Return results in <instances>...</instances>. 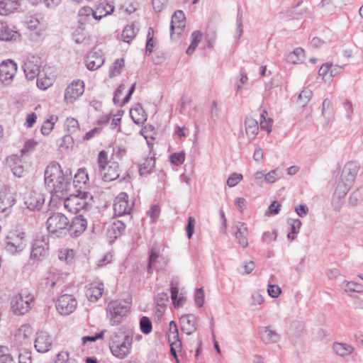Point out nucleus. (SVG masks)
<instances>
[{
    "label": "nucleus",
    "mask_w": 363,
    "mask_h": 363,
    "mask_svg": "<svg viewBox=\"0 0 363 363\" xmlns=\"http://www.w3.org/2000/svg\"><path fill=\"white\" fill-rule=\"evenodd\" d=\"M44 176L48 190L57 196H62L71 186L72 174L69 169L63 172L57 162L51 163L46 167Z\"/></svg>",
    "instance_id": "nucleus-1"
},
{
    "label": "nucleus",
    "mask_w": 363,
    "mask_h": 363,
    "mask_svg": "<svg viewBox=\"0 0 363 363\" xmlns=\"http://www.w3.org/2000/svg\"><path fill=\"white\" fill-rule=\"evenodd\" d=\"M132 306L130 298L111 301L106 308V315L111 325H118L128 315Z\"/></svg>",
    "instance_id": "nucleus-2"
},
{
    "label": "nucleus",
    "mask_w": 363,
    "mask_h": 363,
    "mask_svg": "<svg viewBox=\"0 0 363 363\" xmlns=\"http://www.w3.org/2000/svg\"><path fill=\"white\" fill-rule=\"evenodd\" d=\"M65 208L74 214H84L92 207V196L86 191H79L77 194H71L64 201Z\"/></svg>",
    "instance_id": "nucleus-3"
},
{
    "label": "nucleus",
    "mask_w": 363,
    "mask_h": 363,
    "mask_svg": "<svg viewBox=\"0 0 363 363\" xmlns=\"http://www.w3.org/2000/svg\"><path fill=\"white\" fill-rule=\"evenodd\" d=\"M133 342L130 335L122 336L117 333H113L108 342L111 354L118 359L125 358L131 352Z\"/></svg>",
    "instance_id": "nucleus-4"
},
{
    "label": "nucleus",
    "mask_w": 363,
    "mask_h": 363,
    "mask_svg": "<svg viewBox=\"0 0 363 363\" xmlns=\"http://www.w3.org/2000/svg\"><path fill=\"white\" fill-rule=\"evenodd\" d=\"M34 300L35 298L32 294L26 290H21L11 298V311L16 315H24L30 311Z\"/></svg>",
    "instance_id": "nucleus-5"
},
{
    "label": "nucleus",
    "mask_w": 363,
    "mask_h": 363,
    "mask_svg": "<svg viewBox=\"0 0 363 363\" xmlns=\"http://www.w3.org/2000/svg\"><path fill=\"white\" fill-rule=\"evenodd\" d=\"M69 223V220L61 213H54L46 222L49 233L58 238L67 234Z\"/></svg>",
    "instance_id": "nucleus-6"
},
{
    "label": "nucleus",
    "mask_w": 363,
    "mask_h": 363,
    "mask_svg": "<svg viewBox=\"0 0 363 363\" xmlns=\"http://www.w3.org/2000/svg\"><path fill=\"white\" fill-rule=\"evenodd\" d=\"M359 169V167L354 162H349L346 164L342 171V177L345 182L342 179L337 186V194H339V197H345L347 194L354 182Z\"/></svg>",
    "instance_id": "nucleus-7"
},
{
    "label": "nucleus",
    "mask_w": 363,
    "mask_h": 363,
    "mask_svg": "<svg viewBox=\"0 0 363 363\" xmlns=\"http://www.w3.org/2000/svg\"><path fill=\"white\" fill-rule=\"evenodd\" d=\"M167 263V260L160 255L159 247L157 245L152 246L149 252L147 273L152 274L154 270L162 269Z\"/></svg>",
    "instance_id": "nucleus-8"
},
{
    "label": "nucleus",
    "mask_w": 363,
    "mask_h": 363,
    "mask_svg": "<svg viewBox=\"0 0 363 363\" xmlns=\"http://www.w3.org/2000/svg\"><path fill=\"white\" fill-rule=\"evenodd\" d=\"M77 301L71 294H63L60 296L56 302V308L62 315H69L77 308Z\"/></svg>",
    "instance_id": "nucleus-9"
},
{
    "label": "nucleus",
    "mask_w": 363,
    "mask_h": 363,
    "mask_svg": "<svg viewBox=\"0 0 363 363\" xmlns=\"http://www.w3.org/2000/svg\"><path fill=\"white\" fill-rule=\"evenodd\" d=\"M26 247L25 233L18 234L12 233L7 237L5 246L6 251L11 254L18 253L23 250Z\"/></svg>",
    "instance_id": "nucleus-10"
},
{
    "label": "nucleus",
    "mask_w": 363,
    "mask_h": 363,
    "mask_svg": "<svg viewBox=\"0 0 363 363\" xmlns=\"http://www.w3.org/2000/svg\"><path fill=\"white\" fill-rule=\"evenodd\" d=\"M84 91V84L82 80L73 81L65 89V101L67 104H72L79 98Z\"/></svg>",
    "instance_id": "nucleus-11"
},
{
    "label": "nucleus",
    "mask_w": 363,
    "mask_h": 363,
    "mask_svg": "<svg viewBox=\"0 0 363 363\" xmlns=\"http://www.w3.org/2000/svg\"><path fill=\"white\" fill-rule=\"evenodd\" d=\"M17 71L16 63L8 60L0 64V81L5 84H9L13 79Z\"/></svg>",
    "instance_id": "nucleus-12"
},
{
    "label": "nucleus",
    "mask_w": 363,
    "mask_h": 363,
    "mask_svg": "<svg viewBox=\"0 0 363 363\" xmlns=\"http://www.w3.org/2000/svg\"><path fill=\"white\" fill-rule=\"evenodd\" d=\"M128 199V196L125 192H121L116 197L113 204V210L116 216H121L130 213L133 204L129 203Z\"/></svg>",
    "instance_id": "nucleus-13"
},
{
    "label": "nucleus",
    "mask_w": 363,
    "mask_h": 363,
    "mask_svg": "<svg viewBox=\"0 0 363 363\" xmlns=\"http://www.w3.org/2000/svg\"><path fill=\"white\" fill-rule=\"evenodd\" d=\"M48 243L45 240H35L32 246L30 260L38 262L44 259L48 255Z\"/></svg>",
    "instance_id": "nucleus-14"
},
{
    "label": "nucleus",
    "mask_w": 363,
    "mask_h": 363,
    "mask_svg": "<svg viewBox=\"0 0 363 363\" xmlns=\"http://www.w3.org/2000/svg\"><path fill=\"white\" fill-rule=\"evenodd\" d=\"M186 17L184 13L182 10H177L172 16L170 25V35L174 38V35H179L182 33L185 28Z\"/></svg>",
    "instance_id": "nucleus-15"
},
{
    "label": "nucleus",
    "mask_w": 363,
    "mask_h": 363,
    "mask_svg": "<svg viewBox=\"0 0 363 363\" xmlns=\"http://www.w3.org/2000/svg\"><path fill=\"white\" fill-rule=\"evenodd\" d=\"M26 77L33 80L40 75V64L39 59L35 56L28 57L23 66Z\"/></svg>",
    "instance_id": "nucleus-16"
},
{
    "label": "nucleus",
    "mask_w": 363,
    "mask_h": 363,
    "mask_svg": "<svg viewBox=\"0 0 363 363\" xmlns=\"http://www.w3.org/2000/svg\"><path fill=\"white\" fill-rule=\"evenodd\" d=\"M87 220L84 214H79L72 218L71 223H69L68 230L69 233L75 237L81 235L86 228Z\"/></svg>",
    "instance_id": "nucleus-17"
},
{
    "label": "nucleus",
    "mask_w": 363,
    "mask_h": 363,
    "mask_svg": "<svg viewBox=\"0 0 363 363\" xmlns=\"http://www.w3.org/2000/svg\"><path fill=\"white\" fill-rule=\"evenodd\" d=\"M52 344V337L46 332H39L35 340V348L38 352L45 353L50 350Z\"/></svg>",
    "instance_id": "nucleus-18"
},
{
    "label": "nucleus",
    "mask_w": 363,
    "mask_h": 363,
    "mask_svg": "<svg viewBox=\"0 0 363 363\" xmlns=\"http://www.w3.org/2000/svg\"><path fill=\"white\" fill-rule=\"evenodd\" d=\"M6 165L9 167L13 174L17 177H22L24 174V167L21 159L16 155L6 157Z\"/></svg>",
    "instance_id": "nucleus-19"
},
{
    "label": "nucleus",
    "mask_w": 363,
    "mask_h": 363,
    "mask_svg": "<svg viewBox=\"0 0 363 363\" xmlns=\"http://www.w3.org/2000/svg\"><path fill=\"white\" fill-rule=\"evenodd\" d=\"M99 171L102 174L103 180L105 182L113 181L120 176L119 165L117 162H109L107 166Z\"/></svg>",
    "instance_id": "nucleus-20"
},
{
    "label": "nucleus",
    "mask_w": 363,
    "mask_h": 363,
    "mask_svg": "<svg viewBox=\"0 0 363 363\" xmlns=\"http://www.w3.org/2000/svg\"><path fill=\"white\" fill-rule=\"evenodd\" d=\"M104 290L102 283H91L86 286L85 294L89 301L96 302L101 297Z\"/></svg>",
    "instance_id": "nucleus-21"
},
{
    "label": "nucleus",
    "mask_w": 363,
    "mask_h": 363,
    "mask_svg": "<svg viewBox=\"0 0 363 363\" xmlns=\"http://www.w3.org/2000/svg\"><path fill=\"white\" fill-rule=\"evenodd\" d=\"M180 323L182 330L186 335H191L194 333L196 328V318L193 314L184 315L180 318Z\"/></svg>",
    "instance_id": "nucleus-22"
},
{
    "label": "nucleus",
    "mask_w": 363,
    "mask_h": 363,
    "mask_svg": "<svg viewBox=\"0 0 363 363\" xmlns=\"http://www.w3.org/2000/svg\"><path fill=\"white\" fill-rule=\"evenodd\" d=\"M45 201V199L43 194L32 191L30 193L28 198L25 201V204L28 208L32 211L40 210Z\"/></svg>",
    "instance_id": "nucleus-23"
},
{
    "label": "nucleus",
    "mask_w": 363,
    "mask_h": 363,
    "mask_svg": "<svg viewBox=\"0 0 363 363\" xmlns=\"http://www.w3.org/2000/svg\"><path fill=\"white\" fill-rule=\"evenodd\" d=\"M125 228L124 223L121 220H116L110 224L106 230L109 242H113L117 238L120 237L124 232Z\"/></svg>",
    "instance_id": "nucleus-24"
},
{
    "label": "nucleus",
    "mask_w": 363,
    "mask_h": 363,
    "mask_svg": "<svg viewBox=\"0 0 363 363\" xmlns=\"http://www.w3.org/2000/svg\"><path fill=\"white\" fill-rule=\"evenodd\" d=\"M135 83L132 84L131 87L130 88L128 91V94L125 96V97L121 100V97L123 95V93L124 90L125 89V86L123 84H121L118 86L117 89L115 91L114 97H113V102L115 104L118 105L120 106H123L124 104L128 103L130 101V99L131 97V95L134 92L135 89Z\"/></svg>",
    "instance_id": "nucleus-25"
},
{
    "label": "nucleus",
    "mask_w": 363,
    "mask_h": 363,
    "mask_svg": "<svg viewBox=\"0 0 363 363\" xmlns=\"http://www.w3.org/2000/svg\"><path fill=\"white\" fill-rule=\"evenodd\" d=\"M104 62V59L102 55L94 51L89 52L86 59V65L87 69L89 70H96L99 69Z\"/></svg>",
    "instance_id": "nucleus-26"
},
{
    "label": "nucleus",
    "mask_w": 363,
    "mask_h": 363,
    "mask_svg": "<svg viewBox=\"0 0 363 363\" xmlns=\"http://www.w3.org/2000/svg\"><path fill=\"white\" fill-rule=\"evenodd\" d=\"M259 335L264 344L276 343L280 339L279 335L269 327H262L259 330Z\"/></svg>",
    "instance_id": "nucleus-27"
},
{
    "label": "nucleus",
    "mask_w": 363,
    "mask_h": 363,
    "mask_svg": "<svg viewBox=\"0 0 363 363\" xmlns=\"http://www.w3.org/2000/svg\"><path fill=\"white\" fill-rule=\"evenodd\" d=\"M114 10V6L112 4L105 1L99 3L94 13V20H101L103 17L111 14Z\"/></svg>",
    "instance_id": "nucleus-28"
},
{
    "label": "nucleus",
    "mask_w": 363,
    "mask_h": 363,
    "mask_svg": "<svg viewBox=\"0 0 363 363\" xmlns=\"http://www.w3.org/2000/svg\"><path fill=\"white\" fill-rule=\"evenodd\" d=\"M20 6V0H0V14L8 15L17 11Z\"/></svg>",
    "instance_id": "nucleus-29"
},
{
    "label": "nucleus",
    "mask_w": 363,
    "mask_h": 363,
    "mask_svg": "<svg viewBox=\"0 0 363 363\" xmlns=\"http://www.w3.org/2000/svg\"><path fill=\"white\" fill-rule=\"evenodd\" d=\"M94 11L89 6H84L79 10L78 22L81 26L90 23L94 18Z\"/></svg>",
    "instance_id": "nucleus-30"
},
{
    "label": "nucleus",
    "mask_w": 363,
    "mask_h": 363,
    "mask_svg": "<svg viewBox=\"0 0 363 363\" xmlns=\"http://www.w3.org/2000/svg\"><path fill=\"white\" fill-rule=\"evenodd\" d=\"M245 125L247 135L251 140L254 139L257 135L259 130L257 121L252 117H247Z\"/></svg>",
    "instance_id": "nucleus-31"
},
{
    "label": "nucleus",
    "mask_w": 363,
    "mask_h": 363,
    "mask_svg": "<svg viewBox=\"0 0 363 363\" xmlns=\"http://www.w3.org/2000/svg\"><path fill=\"white\" fill-rule=\"evenodd\" d=\"M155 166V157H150L145 160L143 163L140 164L139 174L141 176H147L150 174Z\"/></svg>",
    "instance_id": "nucleus-32"
},
{
    "label": "nucleus",
    "mask_w": 363,
    "mask_h": 363,
    "mask_svg": "<svg viewBox=\"0 0 363 363\" xmlns=\"http://www.w3.org/2000/svg\"><path fill=\"white\" fill-rule=\"evenodd\" d=\"M15 203V199L11 194H4L0 195V212H6Z\"/></svg>",
    "instance_id": "nucleus-33"
},
{
    "label": "nucleus",
    "mask_w": 363,
    "mask_h": 363,
    "mask_svg": "<svg viewBox=\"0 0 363 363\" xmlns=\"http://www.w3.org/2000/svg\"><path fill=\"white\" fill-rule=\"evenodd\" d=\"M130 114L133 121L138 125L143 123L147 119L145 111L140 106L131 108Z\"/></svg>",
    "instance_id": "nucleus-34"
},
{
    "label": "nucleus",
    "mask_w": 363,
    "mask_h": 363,
    "mask_svg": "<svg viewBox=\"0 0 363 363\" xmlns=\"http://www.w3.org/2000/svg\"><path fill=\"white\" fill-rule=\"evenodd\" d=\"M288 224L290 225V231L287 234V238L291 240H294L296 239V235L299 233L301 222L299 219H289Z\"/></svg>",
    "instance_id": "nucleus-35"
},
{
    "label": "nucleus",
    "mask_w": 363,
    "mask_h": 363,
    "mask_svg": "<svg viewBox=\"0 0 363 363\" xmlns=\"http://www.w3.org/2000/svg\"><path fill=\"white\" fill-rule=\"evenodd\" d=\"M333 350L337 354L345 356L350 354L353 352L354 348L345 343L335 342L333 345Z\"/></svg>",
    "instance_id": "nucleus-36"
},
{
    "label": "nucleus",
    "mask_w": 363,
    "mask_h": 363,
    "mask_svg": "<svg viewBox=\"0 0 363 363\" xmlns=\"http://www.w3.org/2000/svg\"><path fill=\"white\" fill-rule=\"evenodd\" d=\"M304 60V50L301 48H296L293 52H290L287 57L289 62L292 64H298Z\"/></svg>",
    "instance_id": "nucleus-37"
},
{
    "label": "nucleus",
    "mask_w": 363,
    "mask_h": 363,
    "mask_svg": "<svg viewBox=\"0 0 363 363\" xmlns=\"http://www.w3.org/2000/svg\"><path fill=\"white\" fill-rule=\"evenodd\" d=\"M17 33L11 30L3 23L0 24V40L9 41L16 39Z\"/></svg>",
    "instance_id": "nucleus-38"
},
{
    "label": "nucleus",
    "mask_w": 363,
    "mask_h": 363,
    "mask_svg": "<svg viewBox=\"0 0 363 363\" xmlns=\"http://www.w3.org/2000/svg\"><path fill=\"white\" fill-rule=\"evenodd\" d=\"M342 288L346 292H363V285L354 281H345L342 284Z\"/></svg>",
    "instance_id": "nucleus-39"
},
{
    "label": "nucleus",
    "mask_w": 363,
    "mask_h": 363,
    "mask_svg": "<svg viewBox=\"0 0 363 363\" xmlns=\"http://www.w3.org/2000/svg\"><path fill=\"white\" fill-rule=\"evenodd\" d=\"M171 298L175 308H179L184 304V298L183 296L178 298L179 287L177 286H171Z\"/></svg>",
    "instance_id": "nucleus-40"
},
{
    "label": "nucleus",
    "mask_w": 363,
    "mask_h": 363,
    "mask_svg": "<svg viewBox=\"0 0 363 363\" xmlns=\"http://www.w3.org/2000/svg\"><path fill=\"white\" fill-rule=\"evenodd\" d=\"M57 118L55 116H51L50 118L47 119L41 126L40 131L43 135H48L54 128L55 123Z\"/></svg>",
    "instance_id": "nucleus-41"
},
{
    "label": "nucleus",
    "mask_w": 363,
    "mask_h": 363,
    "mask_svg": "<svg viewBox=\"0 0 363 363\" xmlns=\"http://www.w3.org/2000/svg\"><path fill=\"white\" fill-rule=\"evenodd\" d=\"M137 30L133 25L125 27L122 33V38L124 42L130 43L136 35Z\"/></svg>",
    "instance_id": "nucleus-42"
},
{
    "label": "nucleus",
    "mask_w": 363,
    "mask_h": 363,
    "mask_svg": "<svg viewBox=\"0 0 363 363\" xmlns=\"http://www.w3.org/2000/svg\"><path fill=\"white\" fill-rule=\"evenodd\" d=\"M123 66H124L123 59L120 58V59L116 60L109 69L110 77H114L117 75H119L121 72V70H122Z\"/></svg>",
    "instance_id": "nucleus-43"
},
{
    "label": "nucleus",
    "mask_w": 363,
    "mask_h": 363,
    "mask_svg": "<svg viewBox=\"0 0 363 363\" xmlns=\"http://www.w3.org/2000/svg\"><path fill=\"white\" fill-rule=\"evenodd\" d=\"M267 116V112L265 110H263L262 112L260 113V127L262 129L267 130V133L269 134L272 131L273 120L271 118H266Z\"/></svg>",
    "instance_id": "nucleus-44"
},
{
    "label": "nucleus",
    "mask_w": 363,
    "mask_h": 363,
    "mask_svg": "<svg viewBox=\"0 0 363 363\" xmlns=\"http://www.w3.org/2000/svg\"><path fill=\"white\" fill-rule=\"evenodd\" d=\"M363 201V187H360L354 191L350 196L349 203L353 206H357Z\"/></svg>",
    "instance_id": "nucleus-45"
},
{
    "label": "nucleus",
    "mask_w": 363,
    "mask_h": 363,
    "mask_svg": "<svg viewBox=\"0 0 363 363\" xmlns=\"http://www.w3.org/2000/svg\"><path fill=\"white\" fill-rule=\"evenodd\" d=\"M303 325L301 323L296 322L291 325L290 329V338L294 340V339L298 338L301 333L303 331Z\"/></svg>",
    "instance_id": "nucleus-46"
},
{
    "label": "nucleus",
    "mask_w": 363,
    "mask_h": 363,
    "mask_svg": "<svg viewBox=\"0 0 363 363\" xmlns=\"http://www.w3.org/2000/svg\"><path fill=\"white\" fill-rule=\"evenodd\" d=\"M89 181L88 174L84 169H79L77 173L74 175L73 183L74 186L79 184H86Z\"/></svg>",
    "instance_id": "nucleus-47"
},
{
    "label": "nucleus",
    "mask_w": 363,
    "mask_h": 363,
    "mask_svg": "<svg viewBox=\"0 0 363 363\" xmlns=\"http://www.w3.org/2000/svg\"><path fill=\"white\" fill-rule=\"evenodd\" d=\"M59 147L61 149V151H66L69 147H71L74 143V140L72 137L68 134L63 136L60 138L58 142Z\"/></svg>",
    "instance_id": "nucleus-48"
},
{
    "label": "nucleus",
    "mask_w": 363,
    "mask_h": 363,
    "mask_svg": "<svg viewBox=\"0 0 363 363\" xmlns=\"http://www.w3.org/2000/svg\"><path fill=\"white\" fill-rule=\"evenodd\" d=\"M282 176V171L277 168L275 169L271 170L267 174L264 175V182L267 183L272 184L275 182V181L278 179H280Z\"/></svg>",
    "instance_id": "nucleus-49"
},
{
    "label": "nucleus",
    "mask_w": 363,
    "mask_h": 363,
    "mask_svg": "<svg viewBox=\"0 0 363 363\" xmlns=\"http://www.w3.org/2000/svg\"><path fill=\"white\" fill-rule=\"evenodd\" d=\"M312 91L309 89H304L301 91L298 97V103L302 107L306 106L310 101L312 96Z\"/></svg>",
    "instance_id": "nucleus-50"
},
{
    "label": "nucleus",
    "mask_w": 363,
    "mask_h": 363,
    "mask_svg": "<svg viewBox=\"0 0 363 363\" xmlns=\"http://www.w3.org/2000/svg\"><path fill=\"white\" fill-rule=\"evenodd\" d=\"M66 130L70 133L77 132L79 128V124L74 118H67L65 123Z\"/></svg>",
    "instance_id": "nucleus-51"
},
{
    "label": "nucleus",
    "mask_w": 363,
    "mask_h": 363,
    "mask_svg": "<svg viewBox=\"0 0 363 363\" xmlns=\"http://www.w3.org/2000/svg\"><path fill=\"white\" fill-rule=\"evenodd\" d=\"M140 328L144 334H149L152 329L151 320L146 316H143L140 320Z\"/></svg>",
    "instance_id": "nucleus-52"
},
{
    "label": "nucleus",
    "mask_w": 363,
    "mask_h": 363,
    "mask_svg": "<svg viewBox=\"0 0 363 363\" xmlns=\"http://www.w3.org/2000/svg\"><path fill=\"white\" fill-rule=\"evenodd\" d=\"M237 230H238V233L242 234V237L240 240V245L242 247H246L248 245V241L247 239V236L248 235V230L247 225L245 223H240V226H237Z\"/></svg>",
    "instance_id": "nucleus-53"
},
{
    "label": "nucleus",
    "mask_w": 363,
    "mask_h": 363,
    "mask_svg": "<svg viewBox=\"0 0 363 363\" xmlns=\"http://www.w3.org/2000/svg\"><path fill=\"white\" fill-rule=\"evenodd\" d=\"M147 43L145 47V54L147 55H150L154 48V41H153V29L152 28H149L147 35Z\"/></svg>",
    "instance_id": "nucleus-54"
},
{
    "label": "nucleus",
    "mask_w": 363,
    "mask_h": 363,
    "mask_svg": "<svg viewBox=\"0 0 363 363\" xmlns=\"http://www.w3.org/2000/svg\"><path fill=\"white\" fill-rule=\"evenodd\" d=\"M36 84L39 89L45 90L52 84V79L47 77H40L37 78Z\"/></svg>",
    "instance_id": "nucleus-55"
},
{
    "label": "nucleus",
    "mask_w": 363,
    "mask_h": 363,
    "mask_svg": "<svg viewBox=\"0 0 363 363\" xmlns=\"http://www.w3.org/2000/svg\"><path fill=\"white\" fill-rule=\"evenodd\" d=\"M74 360L75 359L69 358V352L61 351L57 354L55 363H69L71 361Z\"/></svg>",
    "instance_id": "nucleus-56"
},
{
    "label": "nucleus",
    "mask_w": 363,
    "mask_h": 363,
    "mask_svg": "<svg viewBox=\"0 0 363 363\" xmlns=\"http://www.w3.org/2000/svg\"><path fill=\"white\" fill-rule=\"evenodd\" d=\"M185 160V154L184 152H175L170 156V161L175 165H180Z\"/></svg>",
    "instance_id": "nucleus-57"
},
{
    "label": "nucleus",
    "mask_w": 363,
    "mask_h": 363,
    "mask_svg": "<svg viewBox=\"0 0 363 363\" xmlns=\"http://www.w3.org/2000/svg\"><path fill=\"white\" fill-rule=\"evenodd\" d=\"M255 263L252 261H245L240 267V272L241 274H249L255 269Z\"/></svg>",
    "instance_id": "nucleus-58"
},
{
    "label": "nucleus",
    "mask_w": 363,
    "mask_h": 363,
    "mask_svg": "<svg viewBox=\"0 0 363 363\" xmlns=\"http://www.w3.org/2000/svg\"><path fill=\"white\" fill-rule=\"evenodd\" d=\"M267 292L269 296L272 298H277L280 295L281 290L278 285L269 283L267 287Z\"/></svg>",
    "instance_id": "nucleus-59"
},
{
    "label": "nucleus",
    "mask_w": 363,
    "mask_h": 363,
    "mask_svg": "<svg viewBox=\"0 0 363 363\" xmlns=\"http://www.w3.org/2000/svg\"><path fill=\"white\" fill-rule=\"evenodd\" d=\"M277 238V233L275 230L272 231L264 232L262 235V240L263 242L269 244L274 240H276Z\"/></svg>",
    "instance_id": "nucleus-60"
},
{
    "label": "nucleus",
    "mask_w": 363,
    "mask_h": 363,
    "mask_svg": "<svg viewBox=\"0 0 363 363\" xmlns=\"http://www.w3.org/2000/svg\"><path fill=\"white\" fill-rule=\"evenodd\" d=\"M169 301V296L167 293H159L156 298L157 305L162 308H165Z\"/></svg>",
    "instance_id": "nucleus-61"
},
{
    "label": "nucleus",
    "mask_w": 363,
    "mask_h": 363,
    "mask_svg": "<svg viewBox=\"0 0 363 363\" xmlns=\"http://www.w3.org/2000/svg\"><path fill=\"white\" fill-rule=\"evenodd\" d=\"M194 301L197 306L201 307L204 303V292L202 288L197 289L194 294Z\"/></svg>",
    "instance_id": "nucleus-62"
},
{
    "label": "nucleus",
    "mask_w": 363,
    "mask_h": 363,
    "mask_svg": "<svg viewBox=\"0 0 363 363\" xmlns=\"http://www.w3.org/2000/svg\"><path fill=\"white\" fill-rule=\"evenodd\" d=\"M242 179V174L234 173L228 177V179L227 180V184L230 187H233V186H236Z\"/></svg>",
    "instance_id": "nucleus-63"
},
{
    "label": "nucleus",
    "mask_w": 363,
    "mask_h": 363,
    "mask_svg": "<svg viewBox=\"0 0 363 363\" xmlns=\"http://www.w3.org/2000/svg\"><path fill=\"white\" fill-rule=\"evenodd\" d=\"M126 154V149L123 145H118L113 148V157L121 160Z\"/></svg>",
    "instance_id": "nucleus-64"
}]
</instances>
